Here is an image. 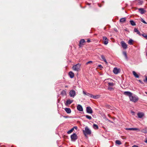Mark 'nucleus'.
<instances>
[{
  "instance_id": "nucleus-1",
  "label": "nucleus",
  "mask_w": 147,
  "mask_h": 147,
  "mask_svg": "<svg viewBox=\"0 0 147 147\" xmlns=\"http://www.w3.org/2000/svg\"><path fill=\"white\" fill-rule=\"evenodd\" d=\"M130 100L132 102H137L139 100L138 97L136 95H131L129 98Z\"/></svg>"
},
{
  "instance_id": "nucleus-2",
  "label": "nucleus",
  "mask_w": 147,
  "mask_h": 147,
  "mask_svg": "<svg viewBox=\"0 0 147 147\" xmlns=\"http://www.w3.org/2000/svg\"><path fill=\"white\" fill-rule=\"evenodd\" d=\"M83 132L85 136L87 135H90L91 134V131L87 126L85 128V130L83 131Z\"/></svg>"
},
{
  "instance_id": "nucleus-3",
  "label": "nucleus",
  "mask_w": 147,
  "mask_h": 147,
  "mask_svg": "<svg viewBox=\"0 0 147 147\" xmlns=\"http://www.w3.org/2000/svg\"><path fill=\"white\" fill-rule=\"evenodd\" d=\"M81 66V64L78 63L73 66L72 68L74 70L78 72L80 70Z\"/></svg>"
},
{
  "instance_id": "nucleus-4",
  "label": "nucleus",
  "mask_w": 147,
  "mask_h": 147,
  "mask_svg": "<svg viewBox=\"0 0 147 147\" xmlns=\"http://www.w3.org/2000/svg\"><path fill=\"white\" fill-rule=\"evenodd\" d=\"M71 140L72 141H75L78 138V137L76 133H74L71 136Z\"/></svg>"
},
{
  "instance_id": "nucleus-5",
  "label": "nucleus",
  "mask_w": 147,
  "mask_h": 147,
  "mask_svg": "<svg viewBox=\"0 0 147 147\" xmlns=\"http://www.w3.org/2000/svg\"><path fill=\"white\" fill-rule=\"evenodd\" d=\"M69 94L70 96L73 98H74L76 95L75 91L73 90H70Z\"/></svg>"
},
{
  "instance_id": "nucleus-6",
  "label": "nucleus",
  "mask_w": 147,
  "mask_h": 147,
  "mask_svg": "<svg viewBox=\"0 0 147 147\" xmlns=\"http://www.w3.org/2000/svg\"><path fill=\"white\" fill-rule=\"evenodd\" d=\"M102 43L105 45H107L108 43L109 40L106 36H104L102 38Z\"/></svg>"
},
{
  "instance_id": "nucleus-7",
  "label": "nucleus",
  "mask_w": 147,
  "mask_h": 147,
  "mask_svg": "<svg viewBox=\"0 0 147 147\" xmlns=\"http://www.w3.org/2000/svg\"><path fill=\"white\" fill-rule=\"evenodd\" d=\"M121 43L122 47L124 49H126L127 48V44L124 42V41H122L121 42Z\"/></svg>"
},
{
  "instance_id": "nucleus-8",
  "label": "nucleus",
  "mask_w": 147,
  "mask_h": 147,
  "mask_svg": "<svg viewBox=\"0 0 147 147\" xmlns=\"http://www.w3.org/2000/svg\"><path fill=\"white\" fill-rule=\"evenodd\" d=\"M123 94L126 96H128L129 98L133 94L131 92L129 91H125L124 92Z\"/></svg>"
},
{
  "instance_id": "nucleus-9",
  "label": "nucleus",
  "mask_w": 147,
  "mask_h": 147,
  "mask_svg": "<svg viewBox=\"0 0 147 147\" xmlns=\"http://www.w3.org/2000/svg\"><path fill=\"white\" fill-rule=\"evenodd\" d=\"M86 110L87 113L91 114L92 113V110L90 107H87Z\"/></svg>"
},
{
  "instance_id": "nucleus-10",
  "label": "nucleus",
  "mask_w": 147,
  "mask_h": 147,
  "mask_svg": "<svg viewBox=\"0 0 147 147\" xmlns=\"http://www.w3.org/2000/svg\"><path fill=\"white\" fill-rule=\"evenodd\" d=\"M73 102V100H70V99L67 100L65 103V105L67 106L70 105Z\"/></svg>"
},
{
  "instance_id": "nucleus-11",
  "label": "nucleus",
  "mask_w": 147,
  "mask_h": 147,
  "mask_svg": "<svg viewBox=\"0 0 147 147\" xmlns=\"http://www.w3.org/2000/svg\"><path fill=\"white\" fill-rule=\"evenodd\" d=\"M83 93L84 95H87L89 96L90 97L92 98V94H91L87 92H85L84 90H83Z\"/></svg>"
},
{
  "instance_id": "nucleus-12",
  "label": "nucleus",
  "mask_w": 147,
  "mask_h": 147,
  "mask_svg": "<svg viewBox=\"0 0 147 147\" xmlns=\"http://www.w3.org/2000/svg\"><path fill=\"white\" fill-rule=\"evenodd\" d=\"M113 72L115 74H117L119 72V69L117 67H115L113 69Z\"/></svg>"
},
{
  "instance_id": "nucleus-13",
  "label": "nucleus",
  "mask_w": 147,
  "mask_h": 147,
  "mask_svg": "<svg viewBox=\"0 0 147 147\" xmlns=\"http://www.w3.org/2000/svg\"><path fill=\"white\" fill-rule=\"evenodd\" d=\"M77 108V109L80 111H83V109L82 106L80 105H78Z\"/></svg>"
},
{
  "instance_id": "nucleus-14",
  "label": "nucleus",
  "mask_w": 147,
  "mask_h": 147,
  "mask_svg": "<svg viewBox=\"0 0 147 147\" xmlns=\"http://www.w3.org/2000/svg\"><path fill=\"white\" fill-rule=\"evenodd\" d=\"M125 129L128 130H137L138 131H140V129L137 128H125Z\"/></svg>"
},
{
  "instance_id": "nucleus-15",
  "label": "nucleus",
  "mask_w": 147,
  "mask_h": 147,
  "mask_svg": "<svg viewBox=\"0 0 147 147\" xmlns=\"http://www.w3.org/2000/svg\"><path fill=\"white\" fill-rule=\"evenodd\" d=\"M138 10H139V11L140 12L141 14L144 13L146 12V11L144 10V9L142 8H139L138 9Z\"/></svg>"
},
{
  "instance_id": "nucleus-16",
  "label": "nucleus",
  "mask_w": 147,
  "mask_h": 147,
  "mask_svg": "<svg viewBox=\"0 0 147 147\" xmlns=\"http://www.w3.org/2000/svg\"><path fill=\"white\" fill-rule=\"evenodd\" d=\"M112 81H113V80L112 79H107L105 80L104 81V82L105 83H107L108 84L109 82H111Z\"/></svg>"
},
{
  "instance_id": "nucleus-17",
  "label": "nucleus",
  "mask_w": 147,
  "mask_h": 147,
  "mask_svg": "<svg viewBox=\"0 0 147 147\" xmlns=\"http://www.w3.org/2000/svg\"><path fill=\"white\" fill-rule=\"evenodd\" d=\"M137 115L139 118H142L144 115V114L142 113H138Z\"/></svg>"
},
{
  "instance_id": "nucleus-18",
  "label": "nucleus",
  "mask_w": 147,
  "mask_h": 147,
  "mask_svg": "<svg viewBox=\"0 0 147 147\" xmlns=\"http://www.w3.org/2000/svg\"><path fill=\"white\" fill-rule=\"evenodd\" d=\"M85 41L84 39H81L80 41L79 46L81 47V46L83 45V43Z\"/></svg>"
},
{
  "instance_id": "nucleus-19",
  "label": "nucleus",
  "mask_w": 147,
  "mask_h": 147,
  "mask_svg": "<svg viewBox=\"0 0 147 147\" xmlns=\"http://www.w3.org/2000/svg\"><path fill=\"white\" fill-rule=\"evenodd\" d=\"M65 110L68 114L70 113L71 112V109L69 108H66L65 109Z\"/></svg>"
},
{
  "instance_id": "nucleus-20",
  "label": "nucleus",
  "mask_w": 147,
  "mask_h": 147,
  "mask_svg": "<svg viewBox=\"0 0 147 147\" xmlns=\"http://www.w3.org/2000/svg\"><path fill=\"white\" fill-rule=\"evenodd\" d=\"M134 31L135 32H136L138 34L139 36H141V34L140 33L139 31L138 30V29L136 28H135L134 30Z\"/></svg>"
},
{
  "instance_id": "nucleus-21",
  "label": "nucleus",
  "mask_w": 147,
  "mask_h": 147,
  "mask_svg": "<svg viewBox=\"0 0 147 147\" xmlns=\"http://www.w3.org/2000/svg\"><path fill=\"white\" fill-rule=\"evenodd\" d=\"M69 75L71 78H73L74 77V74L72 71H70L69 73Z\"/></svg>"
},
{
  "instance_id": "nucleus-22",
  "label": "nucleus",
  "mask_w": 147,
  "mask_h": 147,
  "mask_svg": "<svg viewBox=\"0 0 147 147\" xmlns=\"http://www.w3.org/2000/svg\"><path fill=\"white\" fill-rule=\"evenodd\" d=\"M141 131L142 132L144 133H147V127H145L144 128L142 129L141 130Z\"/></svg>"
},
{
  "instance_id": "nucleus-23",
  "label": "nucleus",
  "mask_w": 147,
  "mask_h": 147,
  "mask_svg": "<svg viewBox=\"0 0 147 147\" xmlns=\"http://www.w3.org/2000/svg\"><path fill=\"white\" fill-rule=\"evenodd\" d=\"M133 75L136 78H139V76L138 74H137L135 71H133L132 72Z\"/></svg>"
},
{
  "instance_id": "nucleus-24",
  "label": "nucleus",
  "mask_w": 147,
  "mask_h": 147,
  "mask_svg": "<svg viewBox=\"0 0 147 147\" xmlns=\"http://www.w3.org/2000/svg\"><path fill=\"white\" fill-rule=\"evenodd\" d=\"M114 85V84L111 82H109L108 84L109 87L113 86Z\"/></svg>"
},
{
  "instance_id": "nucleus-25",
  "label": "nucleus",
  "mask_w": 147,
  "mask_h": 147,
  "mask_svg": "<svg viewBox=\"0 0 147 147\" xmlns=\"http://www.w3.org/2000/svg\"><path fill=\"white\" fill-rule=\"evenodd\" d=\"M100 96V95H96V96H94V95H92L91 98H94V99H96V98H98Z\"/></svg>"
},
{
  "instance_id": "nucleus-26",
  "label": "nucleus",
  "mask_w": 147,
  "mask_h": 147,
  "mask_svg": "<svg viewBox=\"0 0 147 147\" xmlns=\"http://www.w3.org/2000/svg\"><path fill=\"white\" fill-rule=\"evenodd\" d=\"M133 40L131 39H130L128 41V43L130 45H132L133 44Z\"/></svg>"
},
{
  "instance_id": "nucleus-27",
  "label": "nucleus",
  "mask_w": 147,
  "mask_h": 147,
  "mask_svg": "<svg viewBox=\"0 0 147 147\" xmlns=\"http://www.w3.org/2000/svg\"><path fill=\"white\" fill-rule=\"evenodd\" d=\"M102 59L104 61V62L106 64H107V61L105 58V57L103 56V55H102Z\"/></svg>"
},
{
  "instance_id": "nucleus-28",
  "label": "nucleus",
  "mask_w": 147,
  "mask_h": 147,
  "mask_svg": "<svg viewBox=\"0 0 147 147\" xmlns=\"http://www.w3.org/2000/svg\"><path fill=\"white\" fill-rule=\"evenodd\" d=\"M130 22L131 24L133 26H135L136 25L135 22L133 20H130Z\"/></svg>"
},
{
  "instance_id": "nucleus-29",
  "label": "nucleus",
  "mask_w": 147,
  "mask_h": 147,
  "mask_svg": "<svg viewBox=\"0 0 147 147\" xmlns=\"http://www.w3.org/2000/svg\"><path fill=\"white\" fill-rule=\"evenodd\" d=\"M123 55H124V56H125V59H127V54L126 52V51H124L123 52Z\"/></svg>"
},
{
  "instance_id": "nucleus-30",
  "label": "nucleus",
  "mask_w": 147,
  "mask_h": 147,
  "mask_svg": "<svg viewBox=\"0 0 147 147\" xmlns=\"http://www.w3.org/2000/svg\"><path fill=\"white\" fill-rule=\"evenodd\" d=\"M126 20L125 18H123L121 19L120 20V22H123Z\"/></svg>"
},
{
  "instance_id": "nucleus-31",
  "label": "nucleus",
  "mask_w": 147,
  "mask_h": 147,
  "mask_svg": "<svg viewBox=\"0 0 147 147\" xmlns=\"http://www.w3.org/2000/svg\"><path fill=\"white\" fill-rule=\"evenodd\" d=\"M115 143L116 144H118V145H120L121 144V142L119 140H116L115 141Z\"/></svg>"
},
{
  "instance_id": "nucleus-32",
  "label": "nucleus",
  "mask_w": 147,
  "mask_h": 147,
  "mask_svg": "<svg viewBox=\"0 0 147 147\" xmlns=\"http://www.w3.org/2000/svg\"><path fill=\"white\" fill-rule=\"evenodd\" d=\"M93 128H94V129H97L98 128V126L97 125H96L95 124H93Z\"/></svg>"
},
{
  "instance_id": "nucleus-33",
  "label": "nucleus",
  "mask_w": 147,
  "mask_h": 147,
  "mask_svg": "<svg viewBox=\"0 0 147 147\" xmlns=\"http://www.w3.org/2000/svg\"><path fill=\"white\" fill-rule=\"evenodd\" d=\"M74 130V128H72L71 129L68 131L67 132V133L68 134H70Z\"/></svg>"
},
{
  "instance_id": "nucleus-34",
  "label": "nucleus",
  "mask_w": 147,
  "mask_h": 147,
  "mask_svg": "<svg viewBox=\"0 0 147 147\" xmlns=\"http://www.w3.org/2000/svg\"><path fill=\"white\" fill-rule=\"evenodd\" d=\"M85 116L87 119H88L90 120L92 118L91 116H89L88 115H86Z\"/></svg>"
},
{
  "instance_id": "nucleus-35",
  "label": "nucleus",
  "mask_w": 147,
  "mask_h": 147,
  "mask_svg": "<svg viewBox=\"0 0 147 147\" xmlns=\"http://www.w3.org/2000/svg\"><path fill=\"white\" fill-rule=\"evenodd\" d=\"M108 90L110 91L113 90L114 89L113 88L111 87H109L108 88Z\"/></svg>"
},
{
  "instance_id": "nucleus-36",
  "label": "nucleus",
  "mask_w": 147,
  "mask_h": 147,
  "mask_svg": "<svg viewBox=\"0 0 147 147\" xmlns=\"http://www.w3.org/2000/svg\"><path fill=\"white\" fill-rule=\"evenodd\" d=\"M141 21L145 24H147V23L143 19H141Z\"/></svg>"
},
{
  "instance_id": "nucleus-37",
  "label": "nucleus",
  "mask_w": 147,
  "mask_h": 147,
  "mask_svg": "<svg viewBox=\"0 0 147 147\" xmlns=\"http://www.w3.org/2000/svg\"><path fill=\"white\" fill-rule=\"evenodd\" d=\"M92 63V61H89L88 62H87L86 63V65H87L89 64Z\"/></svg>"
},
{
  "instance_id": "nucleus-38",
  "label": "nucleus",
  "mask_w": 147,
  "mask_h": 147,
  "mask_svg": "<svg viewBox=\"0 0 147 147\" xmlns=\"http://www.w3.org/2000/svg\"><path fill=\"white\" fill-rule=\"evenodd\" d=\"M146 35H146V34L145 33H143V34H141V35H142L144 38H145V36H146Z\"/></svg>"
},
{
  "instance_id": "nucleus-39",
  "label": "nucleus",
  "mask_w": 147,
  "mask_h": 147,
  "mask_svg": "<svg viewBox=\"0 0 147 147\" xmlns=\"http://www.w3.org/2000/svg\"><path fill=\"white\" fill-rule=\"evenodd\" d=\"M61 94H63V95L65 94H66L65 91H62L61 93Z\"/></svg>"
},
{
  "instance_id": "nucleus-40",
  "label": "nucleus",
  "mask_w": 147,
  "mask_h": 147,
  "mask_svg": "<svg viewBox=\"0 0 147 147\" xmlns=\"http://www.w3.org/2000/svg\"><path fill=\"white\" fill-rule=\"evenodd\" d=\"M144 81L145 82H147V77H146V79L144 80Z\"/></svg>"
},
{
  "instance_id": "nucleus-41",
  "label": "nucleus",
  "mask_w": 147,
  "mask_h": 147,
  "mask_svg": "<svg viewBox=\"0 0 147 147\" xmlns=\"http://www.w3.org/2000/svg\"><path fill=\"white\" fill-rule=\"evenodd\" d=\"M138 81L141 84H143V82L142 81H141L140 80H139Z\"/></svg>"
},
{
  "instance_id": "nucleus-42",
  "label": "nucleus",
  "mask_w": 147,
  "mask_h": 147,
  "mask_svg": "<svg viewBox=\"0 0 147 147\" xmlns=\"http://www.w3.org/2000/svg\"><path fill=\"white\" fill-rule=\"evenodd\" d=\"M105 119L106 120H107V121H109L110 122H112L110 120H108V119H106L105 118Z\"/></svg>"
},
{
  "instance_id": "nucleus-43",
  "label": "nucleus",
  "mask_w": 147,
  "mask_h": 147,
  "mask_svg": "<svg viewBox=\"0 0 147 147\" xmlns=\"http://www.w3.org/2000/svg\"><path fill=\"white\" fill-rule=\"evenodd\" d=\"M144 142H145L147 143V138L145 139V140Z\"/></svg>"
},
{
  "instance_id": "nucleus-44",
  "label": "nucleus",
  "mask_w": 147,
  "mask_h": 147,
  "mask_svg": "<svg viewBox=\"0 0 147 147\" xmlns=\"http://www.w3.org/2000/svg\"><path fill=\"white\" fill-rule=\"evenodd\" d=\"M132 147H138V146L136 145H134L132 146Z\"/></svg>"
},
{
  "instance_id": "nucleus-45",
  "label": "nucleus",
  "mask_w": 147,
  "mask_h": 147,
  "mask_svg": "<svg viewBox=\"0 0 147 147\" xmlns=\"http://www.w3.org/2000/svg\"><path fill=\"white\" fill-rule=\"evenodd\" d=\"M73 128H74V129H77V127L76 126H74Z\"/></svg>"
},
{
  "instance_id": "nucleus-46",
  "label": "nucleus",
  "mask_w": 147,
  "mask_h": 147,
  "mask_svg": "<svg viewBox=\"0 0 147 147\" xmlns=\"http://www.w3.org/2000/svg\"><path fill=\"white\" fill-rule=\"evenodd\" d=\"M90 42V40H89V39H88L87 40V42Z\"/></svg>"
},
{
  "instance_id": "nucleus-47",
  "label": "nucleus",
  "mask_w": 147,
  "mask_h": 147,
  "mask_svg": "<svg viewBox=\"0 0 147 147\" xmlns=\"http://www.w3.org/2000/svg\"><path fill=\"white\" fill-rule=\"evenodd\" d=\"M131 112L132 113L134 114L135 113V112L133 111H131Z\"/></svg>"
},
{
  "instance_id": "nucleus-48",
  "label": "nucleus",
  "mask_w": 147,
  "mask_h": 147,
  "mask_svg": "<svg viewBox=\"0 0 147 147\" xmlns=\"http://www.w3.org/2000/svg\"><path fill=\"white\" fill-rule=\"evenodd\" d=\"M98 67H101V65H98Z\"/></svg>"
},
{
  "instance_id": "nucleus-49",
  "label": "nucleus",
  "mask_w": 147,
  "mask_h": 147,
  "mask_svg": "<svg viewBox=\"0 0 147 147\" xmlns=\"http://www.w3.org/2000/svg\"><path fill=\"white\" fill-rule=\"evenodd\" d=\"M145 38L146 39H147V35H146V36H145Z\"/></svg>"
},
{
  "instance_id": "nucleus-50",
  "label": "nucleus",
  "mask_w": 147,
  "mask_h": 147,
  "mask_svg": "<svg viewBox=\"0 0 147 147\" xmlns=\"http://www.w3.org/2000/svg\"><path fill=\"white\" fill-rule=\"evenodd\" d=\"M142 2H141V3H139V4H142Z\"/></svg>"
},
{
  "instance_id": "nucleus-51",
  "label": "nucleus",
  "mask_w": 147,
  "mask_h": 147,
  "mask_svg": "<svg viewBox=\"0 0 147 147\" xmlns=\"http://www.w3.org/2000/svg\"><path fill=\"white\" fill-rule=\"evenodd\" d=\"M98 6L99 7H100V5L98 4Z\"/></svg>"
},
{
  "instance_id": "nucleus-52",
  "label": "nucleus",
  "mask_w": 147,
  "mask_h": 147,
  "mask_svg": "<svg viewBox=\"0 0 147 147\" xmlns=\"http://www.w3.org/2000/svg\"><path fill=\"white\" fill-rule=\"evenodd\" d=\"M145 93L147 94V92H145Z\"/></svg>"
},
{
  "instance_id": "nucleus-53",
  "label": "nucleus",
  "mask_w": 147,
  "mask_h": 147,
  "mask_svg": "<svg viewBox=\"0 0 147 147\" xmlns=\"http://www.w3.org/2000/svg\"><path fill=\"white\" fill-rule=\"evenodd\" d=\"M146 56H147V52H146Z\"/></svg>"
}]
</instances>
